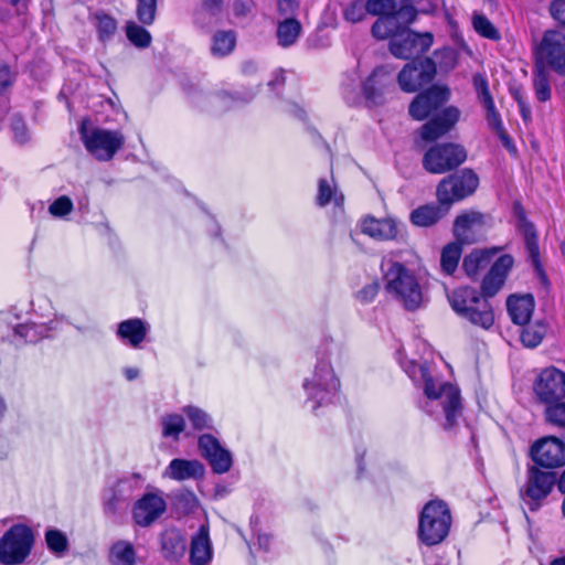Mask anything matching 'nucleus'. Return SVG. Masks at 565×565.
<instances>
[{"label": "nucleus", "mask_w": 565, "mask_h": 565, "mask_svg": "<svg viewBox=\"0 0 565 565\" xmlns=\"http://www.w3.org/2000/svg\"><path fill=\"white\" fill-rule=\"evenodd\" d=\"M513 264L511 255L499 257L482 280V296L470 287L455 289L448 295L451 308L472 324L489 329L494 322V315L486 298L493 297L502 288Z\"/></svg>", "instance_id": "f257e3e1"}, {"label": "nucleus", "mask_w": 565, "mask_h": 565, "mask_svg": "<svg viewBox=\"0 0 565 565\" xmlns=\"http://www.w3.org/2000/svg\"><path fill=\"white\" fill-rule=\"evenodd\" d=\"M418 371L424 382V393L428 399L425 412L431 415L437 414L439 409H431V407L440 406L445 416L444 428H452L462 411L459 390L450 383L434 379L426 365H418Z\"/></svg>", "instance_id": "f03ea898"}, {"label": "nucleus", "mask_w": 565, "mask_h": 565, "mask_svg": "<svg viewBox=\"0 0 565 565\" xmlns=\"http://www.w3.org/2000/svg\"><path fill=\"white\" fill-rule=\"evenodd\" d=\"M381 268L387 292L401 301L407 310L418 309L423 303V292L415 276L404 265L392 259L384 258Z\"/></svg>", "instance_id": "7ed1b4c3"}, {"label": "nucleus", "mask_w": 565, "mask_h": 565, "mask_svg": "<svg viewBox=\"0 0 565 565\" xmlns=\"http://www.w3.org/2000/svg\"><path fill=\"white\" fill-rule=\"evenodd\" d=\"M451 514L448 505L440 500L426 503L419 515L418 539L427 546L441 543L448 535Z\"/></svg>", "instance_id": "20e7f679"}, {"label": "nucleus", "mask_w": 565, "mask_h": 565, "mask_svg": "<svg viewBox=\"0 0 565 565\" xmlns=\"http://www.w3.org/2000/svg\"><path fill=\"white\" fill-rule=\"evenodd\" d=\"M81 139L86 150L99 161L114 158L125 143V136L118 130L87 128L85 122L79 127Z\"/></svg>", "instance_id": "39448f33"}, {"label": "nucleus", "mask_w": 565, "mask_h": 565, "mask_svg": "<svg viewBox=\"0 0 565 565\" xmlns=\"http://www.w3.org/2000/svg\"><path fill=\"white\" fill-rule=\"evenodd\" d=\"M33 545L32 531L25 525H13L0 540V562L18 565L25 561Z\"/></svg>", "instance_id": "423d86ee"}, {"label": "nucleus", "mask_w": 565, "mask_h": 565, "mask_svg": "<svg viewBox=\"0 0 565 565\" xmlns=\"http://www.w3.org/2000/svg\"><path fill=\"white\" fill-rule=\"evenodd\" d=\"M557 478L554 472L540 470L537 467L527 469L526 481L520 488V498L531 511L540 509L543 500L551 493Z\"/></svg>", "instance_id": "0eeeda50"}, {"label": "nucleus", "mask_w": 565, "mask_h": 565, "mask_svg": "<svg viewBox=\"0 0 565 565\" xmlns=\"http://www.w3.org/2000/svg\"><path fill=\"white\" fill-rule=\"evenodd\" d=\"M467 159L466 149L457 143H443L431 147L423 158L424 168L435 174L456 169Z\"/></svg>", "instance_id": "6e6552de"}, {"label": "nucleus", "mask_w": 565, "mask_h": 565, "mask_svg": "<svg viewBox=\"0 0 565 565\" xmlns=\"http://www.w3.org/2000/svg\"><path fill=\"white\" fill-rule=\"evenodd\" d=\"M303 387L309 397L316 399V404L312 406L316 409L319 405L332 402L339 391L340 382L335 377L331 365L321 361L317 364L311 380H307Z\"/></svg>", "instance_id": "1a4fd4ad"}, {"label": "nucleus", "mask_w": 565, "mask_h": 565, "mask_svg": "<svg viewBox=\"0 0 565 565\" xmlns=\"http://www.w3.org/2000/svg\"><path fill=\"white\" fill-rule=\"evenodd\" d=\"M477 174L469 169L443 179L437 186V199L441 205H451L472 194L478 186Z\"/></svg>", "instance_id": "9d476101"}, {"label": "nucleus", "mask_w": 565, "mask_h": 565, "mask_svg": "<svg viewBox=\"0 0 565 565\" xmlns=\"http://www.w3.org/2000/svg\"><path fill=\"white\" fill-rule=\"evenodd\" d=\"M533 391L540 403L546 407L565 398V373L556 367L544 369L533 384Z\"/></svg>", "instance_id": "9b49d317"}, {"label": "nucleus", "mask_w": 565, "mask_h": 565, "mask_svg": "<svg viewBox=\"0 0 565 565\" xmlns=\"http://www.w3.org/2000/svg\"><path fill=\"white\" fill-rule=\"evenodd\" d=\"M436 75V65L429 57L407 63L398 73L397 83L405 93H414L429 84Z\"/></svg>", "instance_id": "f8f14e48"}, {"label": "nucleus", "mask_w": 565, "mask_h": 565, "mask_svg": "<svg viewBox=\"0 0 565 565\" xmlns=\"http://www.w3.org/2000/svg\"><path fill=\"white\" fill-rule=\"evenodd\" d=\"M433 44L430 33H416L411 30H404L394 35L390 42L391 53L398 58H411L415 55L425 53Z\"/></svg>", "instance_id": "ddd939ff"}, {"label": "nucleus", "mask_w": 565, "mask_h": 565, "mask_svg": "<svg viewBox=\"0 0 565 565\" xmlns=\"http://www.w3.org/2000/svg\"><path fill=\"white\" fill-rule=\"evenodd\" d=\"M449 97L450 92L446 86L434 85L414 98L409 105V115L415 120H424L445 105L449 100Z\"/></svg>", "instance_id": "4468645a"}, {"label": "nucleus", "mask_w": 565, "mask_h": 565, "mask_svg": "<svg viewBox=\"0 0 565 565\" xmlns=\"http://www.w3.org/2000/svg\"><path fill=\"white\" fill-rule=\"evenodd\" d=\"M533 461L545 468H556L565 465V444L553 436L537 440L531 447Z\"/></svg>", "instance_id": "2eb2a0df"}, {"label": "nucleus", "mask_w": 565, "mask_h": 565, "mask_svg": "<svg viewBox=\"0 0 565 565\" xmlns=\"http://www.w3.org/2000/svg\"><path fill=\"white\" fill-rule=\"evenodd\" d=\"M539 54L557 73L565 75V34L558 30L544 33Z\"/></svg>", "instance_id": "dca6fc26"}, {"label": "nucleus", "mask_w": 565, "mask_h": 565, "mask_svg": "<svg viewBox=\"0 0 565 565\" xmlns=\"http://www.w3.org/2000/svg\"><path fill=\"white\" fill-rule=\"evenodd\" d=\"M486 215L471 211L458 215L454 223V233L460 244H473L483 235Z\"/></svg>", "instance_id": "f3484780"}, {"label": "nucleus", "mask_w": 565, "mask_h": 565, "mask_svg": "<svg viewBox=\"0 0 565 565\" xmlns=\"http://www.w3.org/2000/svg\"><path fill=\"white\" fill-rule=\"evenodd\" d=\"M167 504L162 497L156 493L143 494L132 508V519L142 527L150 526L166 511Z\"/></svg>", "instance_id": "a211bd4d"}, {"label": "nucleus", "mask_w": 565, "mask_h": 565, "mask_svg": "<svg viewBox=\"0 0 565 565\" xmlns=\"http://www.w3.org/2000/svg\"><path fill=\"white\" fill-rule=\"evenodd\" d=\"M393 68L388 66L376 67L362 85V92L366 100L373 105L384 103L385 94L392 86Z\"/></svg>", "instance_id": "6ab92c4d"}, {"label": "nucleus", "mask_w": 565, "mask_h": 565, "mask_svg": "<svg viewBox=\"0 0 565 565\" xmlns=\"http://www.w3.org/2000/svg\"><path fill=\"white\" fill-rule=\"evenodd\" d=\"M460 111L455 106L445 108L441 113L429 119L420 128V136L426 141H435L449 132L458 122Z\"/></svg>", "instance_id": "aec40b11"}, {"label": "nucleus", "mask_w": 565, "mask_h": 565, "mask_svg": "<svg viewBox=\"0 0 565 565\" xmlns=\"http://www.w3.org/2000/svg\"><path fill=\"white\" fill-rule=\"evenodd\" d=\"M514 214L518 218L516 227L522 233L524 238L525 249L527 252L529 259L534 266L536 273L545 279V275L540 262V249L537 244V235L532 223L525 217V212L521 204H514Z\"/></svg>", "instance_id": "412c9836"}, {"label": "nucleus", "mask_w": 565, "mask_h": 565, "mask_svg": "<svg viewBox=\"0 0 565 565\" xmlns=\"http://www.w3.org/2000/svg\"><path fill=\"white\" fill-rule=\"evenodd\" d=\"M363 234L376 241H393L398 238L399 230L393 218L365 217L361 223Z\"/></svg>", "instance_id": "4be33fe9"}, {"label": "nucleus", "mask_w": 565, "mask_h": 565, "mask_svg": "<svg viewBox=\"0 0 565 565\" xmlns=\"http://www.w3.org/2000/svg\"><path fill=\"white\" fill-rule=\"evenodd\" d=\"M509 316L513 323L525 326L530 322L535 308V300L532 295L510 296L507 301Z\"/></svg>", "instance_id": "5701e85b"}, {"label": "nucleus", "mask_w": 565, "mask_h": 565, "mask_svg": "<svg viewBox=\"0 0 565 565\" xmlns=\"http://www.w3.org/2000/svg\"><path fill=\"white\" fill-rule=\"evenodd\" d=\"M213 556L212 544L206 525L200 526L196 534L191 539L190 562L193 565L207 564Z\"/></svg>", "instance_id": "b1692460"}, {"label": "nucleus", "mask_w": 565, "mask_h": 565, "mask_svg": "<svg viewBox=\"0 0 565 565\" xmlns=\"http://www.w3.org/2000/svg\"><path fill=\"white\" fill-rule=\"evenodd\" d=\"M163 557L170 562L179 561L185 552V539L177 529H167L160 535Z\"/></svg>", "instance_id": "393cba45"}, {"label": "nucleus", "mask_w": 565, "mask_h": 565, "mask_svg": "<svg viewBox=\"0 0 565 565\" xmlns=\"http://www.w3.org/2000/svg\"><path fill=\"white\" fill-rule=\"evenodd\" d=\"M166 475L174 480L198 478L204 475V466L198 460L173 459Z\"/></svg>", "instance_id": "a878e982"}, {"label": "nucleus", "mask_w": 565, "mask_h": 565, "mask_svg": "<svg viewBox=\"0 0 565 565\" xmlns=\"http://www.w3.org/2000/svg\"><path fill=\"white\" fill-rule=\"evenodd\" d=\"M448 210L449 205H422L411 213V221L416 226H433L448 213Z\"/></svg>", "instance_id": "bb28decb"}, {"label": "nucleus", "mask_w": 565, "mask_h": 565, "mask_svg": "<svg viewBox=\"0 0 565 565\" xmlns=\"http://www.w3.org/2000/svg\"><path fill=\"white\" fill-rule=\"evenodd\" d=\"M148 333V324L141 319H128L119 323L117 334L131 347L138 348Z\"/></svg>", "instance_id": "cd10ccee"}, {"label": "nucleus", "mask_w": 565, "mask_h": 565, "mask_svg": "<svg viewBox=\"0 0 565 565\" xmlns=\"http://www.w3.org/2000/svg\"><path fill=\"white\" fill-rule=\"evenodd\" d=\"M223 8L224 0H201L200 8L194 12V23L202 29L212 26Z\"/></svg>", "instance_id": "c85d7f7f"}, {"label": "nucleus", "mask_w": 565, "mask_h": 565, "mask_svg": "<svg viewBox=\"0 0 565 565\" xmlns=\"http://www.w3.org/2000/svg\"><path fill=\"white\" fill-rule=\"evenodd\" d=\"M522 327L523 329L520 333L521 342L524 347L530 349L536 348L548 330V326L544 320H536L533 323L527 322Z\"/></svg>", "instance_id": "c756f323"}, {"label": "nucleus", "mask_w": 565, "mask_h": 565, "mask_svg": "<svg viewBox=\"0 0 565 565\" xmlns=\"http://www.w3.org/2000/svg\"><path fill=\"white\" fill-rule=\"evenodd\" d=\"M137 555L134 545L128 541H117L109 551L111 565H136Z\"/></svg>", "instance_id": "7c9ffc66"}, {"label": "nucleus", "mask_w": 565, "mask_h": 565, "mask_svg": "<svg viewBox=\"0 0 565 565\" xmlns=\"http://www.w3.org/2000/svg\"><path fill=\"white\" fill-rule=\"evenodd\" d=\"M236 45V34L234 31H217L212 36L211 52L216 57H224L233 52Z\"/></svg>", "instance_id": "2f4dec72"}, {"label": "nucleus", "mask_w": 565, "mask_h": 565, "mask_svg": "<svg viewBox=\"0 0 565 565\" xmlns=\"http://www.w3.org/2000/svg\"><path fill=\"white\" fill-rule=\"evenodd\" d=\"M317 204L326 206L330 203L341 205L343 203V194L338 192L334 180L320 179L318 182Z\"/></svg>", "instance_id": "473e14b6"}, {"label": "nucleus", "mask_w": 565, "mask_h": 565, "mask_svg": "<svg viewBox=\"0 0 565 565\" xmlns=\"http://www.w3.org/2000/svg\"><path fill=\"white\" fill-rule=\"evenodd\" d=\"M301 24L294 18H287L277 26V39L279 45L288 47L292 45L301 33Z\"/></svg>", "instance_id": "72a5a7b5"}, {"label": "nucleus", "mask_w": 565, "mask_h": 565, "mask_svg": "<svg viewBox=\"0 0 565 565\" xmlns=\"http://www.w3.org/2000/svg\"><path fill=\"white\" fill-rule=\"evenodd\" d=\"M93 20L97 30L98 39L102 42L109 41L118 28L116 19L99 10L94 13Z\"/></svg>", "instance_id": "f704fd0d"}, {"label": "nucleus", "mask_w": 565, "mask_h": 565, "mask_svg": "<svg viewBox=\"0 0 565 565\" xmlns=\"http://www.w3.org/2000/svg\"><path fill=\"white\" fill-rule=\"evenodd\" d=\"M497 250H476L465 257L462 268L470 277L478 275L479 270L484 268L489 263L490 254Z\"/></svg>", "instance_id": "c9c22d12"}, {"label": "nucleus", "mask_w": 565, "mask_h": 565, "mask_svg": "<svg viewBox=\"0 0 565 565\" xmlns=\"http://www.w3.org/2000/svg\"><path fill=\"white\" fill-rule=\"evenodd\" d=\"M461 244L458 243H450L446 245L441 252V258H440V265L441 269L448 274L451 275L457 266L458 262L461 256Z\"/></svg>", "instance_id": "e433bc0d"}, {"label": "nucleus", "mask_w": 565, "mask_h": 565, "mask_svg": "<svg viewBox=\"0 0 565 565\" xmlns=\"http://www.w3.org/2000/svg\"><path fill=\"white\" fill-rule=\"evenodd\" d=\"M126 36L127 39L139 49H146L151 43V34L141 25L134 21L126 23Z\"/></svg>", "instance_id": "4c0bfd02"}, {"label": "nucleus", "mask_w": 565, "mask_h": 565, "mask_svg": "<svg viewBox=\"0 0 565 565\" xmlns=\"http://www.w3.org/2000/svg\"><path fill=\"white\" fill-rule=\"evenodd\" d=\"M535 97L539 102H547L551 98L548 74L543 67H537L533 76Z\"/></svg>", "instance_id": "58836bf2"}, {"label": "nucleus", "mask_w": 565, "mask_h": 565, "mask_svg": "<svg viewBox=\"0 0 565 565\" xmlns=\"http://www.w3.org/2000/svg\"><path fill=\"white\" fill-rule=\"evenodd\" d=\"M122 483L124 481H119L104 500V510L108 515H115L120 507L129 500V497L122 494Z\"/></svg>", "instance_id": "ea45409f"}, {"label": "nucleus", "mask_w": 565, "mask_h": 565, "mask_svg": "<svg viewBox=\"0 0 565 565\" xmlns=\"http://www.w3.org/2000/svg\"><path fill=\"white\" fill-rule=\"evenodd\" d=\"M397 28L395 15L380 17L372 25V35L379 40L393 36Z\"/></svg>", "instance_id": "a19ab883"}, {"label": "nucleus", "mask_w": 565, "mask_h": 565, "mask_svg": "<svg viewBox=\"0 0 565 565\" xmlns=\"http://www.w3.org/2000/svg\"><path fill=\"white\" fill-rule=\"evenodd\" d=\"M183 413L194 429L203 430L212 427V419L203 409L195 406H186L183 408Z\"/></svg>", "instance_id": "79ce46f5"}, {"label": "nucleus", "mask_w": 565, "mask_h": 565, "mask_svg": "<svg viewBox=\"0 0 565 565\" xmlns=\"http://www.w3.org/2000/svg\"><path fill=\"white\" fill-rule=\"evenodd\" d=\"M162 435L164 437L178 438L184 430L185 422L181 415L169 414L161 419Z\"/></svg>", "instance_id": "37998d69"}, {"label": "nucleus", "mask_w": 565, "mask_h": 565, "mask_svg": "<svg viewBox=\"0 0 565 565\" xmlns=\"http://www.w3.org/2000/svg\"><path fill=\"white\" fill-rule=\"evenodd\" d=\"M369 13L367 1L353 0L349 2L343 9V17L348 22L358 23L364 20Z\"/></svg>", "instance_id": "c03bdc74"}, {"label": "nucleus", "mask_w": 565, "mask_h": 565, "mask_svg": "<svg viewBox=\"0 0 565 565\" xmlns=\"http://www.w3.org/2000/svg\"><path fill=\"white\" fill-rule=\"evenodd\" d=\"M369 6V14L379 17L396 15L397 1L396 0H366Z\"/></svg>", "instance_id": "a18cd8bd"}, {"label": "nucleus", "mask_w": 565, "mask_h": 565, "mask_svg": "<svg viewBox=\"0 0 565 565\" xmlns=\"http://www.w3.org/2000/svg\"><path fill=\"white\" fill-rule=\"evenodd\" d=\"M136 14L145 25H151L157 14V0H138Z\"/></svg>", "instance_id": "49530a36"}, {"label": "nucleus", "mask_w": 565, "mask_h": 565, "mask_svg": "<svg viewBox=\"0 0 565 565\" xmlns=\"http://www.w3.org/2000/svg\"><path fill=\"white\" fill-rule=\"evenodd\" d=\"M472 24L477 33L480 35L490 39L498 40L500 39V34L494 25L490 22L488 18L483 14H475L472 18Z\"/></svg>", "instance_id": "de8ad7c7"}, {"label": "nucleus", "mask_w": 565, "mask_h": 565, "mask_svg": "<svg viewBox=\"0 0 565 565\" xmlns=\"http://www.w3.org/2000/svg\"><path fill=\"white\" fill-rule=\"evenodd\" d=\"M544 417L548 424L565 429V402L561 401L546 407Z\"/></svg>", "instance_id": "09e8293b"}, {"label": "nucleus", "mask_w": 565, "mask_h": 565, "mask_svg": "<svg viewBox=\"0 0 565 565\" xmlns=\"http://www.w3.org/2000/svg\"><path fill=\"white\" fill-rule=\"evenodd\" d=\"M45 541L49 548L57 555L63 554L68 546L66 536L58 530L46 531Z\"/></svg>", "instance_id": "8fccbe9b"}, {"label": "nucleus", "mask_w": 565, "mask_h": 565, "mask_svg": "<svg viewBox=\"0 0 565 565\" xmlns=\"http://www.w3.org/2000/svg\"><path fill=\"white\" fill-rule=\"evenodd\" d=\"M232 462L233 460L231 452L222 447L220 451H217L216 455L211 458L209 463L211 465L214 472L221 475L230 471Z\"/></svg>", "instance_id": "3c124183"}, {"label": "nucleus", "mask_w": 565, "mask_h": 565, "mask_svg": "<svg viewBox=\"0 0 565 565\" xmlns=\"http://www.w3.org/2000/svg\"><path fill=\"white\" fill-rule=\"evenodd\" d=\"M199 448L202 456L210 462L211 458L220 451L222 446L214 436L205 434L199 438Z\"/></svg>", "instance_id": "603ef678"}, {"label": "nucleus", "mask_w": 565, "mask_h": 565, "mask_svg": "<svg viewBox=\"0 0 565 565\" xmlns=\"http://www.w3.org/2000/svg\"><path fill=\"white\" fill-rule=\"evenodd\" d=\"M487 109V121L489 126L502 138L505 139L507 135L501 121L500 115L495 109L493 99H490V104H482Z\"/></svg>", "instance_id": "864d4df0"}, {"label": "nucleus", "mask_w": 565, "mask_h": 565, "mask_svg": "<svg viewBox=\"0 0 565 565\" xmlns=\"http://www.w3.org/2000/svg\"><path fill=\"white\" fill-rule=\"evenodd\" d=\"M510 93H511L512 97L514 98V100L519 105V110H520V114H521L523 120L525 122H530L532 119V113H531V108L526 102V98L524 96V93L520 88H511Z\"/></svg>", "instance_id": "5fc2aeb1"}, {"label": "nucleus", "mask_w": 565, "mask_h": 565, "mask_svg": "<svg viewBox=\"0 0 565 565\" xmlns=\"http://www.w3.org/2000/svg\"><path fill=\"white\" fill-rule=\"evenodd\" d=\"M73 209V203L70 198L61 196L56 199L49 207V211L54 216H64Z\"/></svg>", "instance_id": "6e6d98bb"}, {"label": "nucleus", "mask_w": 565, "mask_h": 565, "mask_svg": "<svg viewBox=\"0 0 565 565\" xmlns=\"http://www.w3.org/2000/svg\"><path fill=\"white\" fill-rule=\"evenodd\" d=\"M473 84L478 92V98L481 104H490V99H492V96L488 88V83L486 78L479 74L475 75L473 77Z\"/></svg>", "instance_id": "4d7b16f0"}, {"label": "nucleus", "mask_w": 565, "mask_h": 565, "mask_svg": "<svg viewBox=\"0 0 565 565\" xmlns=\"http://www.w3.org/2000/svg\"><path fill=\"white\" fill-rule=\"evenodd\" d=\"M15 75L6 64H0V95L10 88L14 82Z\"/></svg>", "instance_id": "13d9d810"}, {"label": "nucleus", "mask_w": 565, "mask_h": 565, "mask_svg": "<svg viewBox=\"0 0 565 565\" xmlns=\"http://www.w3.org/2000/svg\"><path fill=\"white\" fill-rule=\"evenodd\" d=\"M380 286L377 281H373L364 286L356 295V298L364 303L373 301L379 292Z\"/></svg>", "instance_id": "bf43d9fd"}, {"label": "nucleus", "mask_w": 565, "mask_h": 565, "mask_svg": "<svg viewBox=\"0 0 565 565\" xmlns=\"http://www.w3.org/2000/svg\"><path fill=\"white\" fill-rule=\"evenodd\" d=\"M550 12L556 21L565 25V0H553Z\"/></svg>", "instance_id": "052dcab7"}, {"label": "nucleus", "mask_w": 565, "mask_h": 565, "mask_svg": "<svg viewBox=\"0 0 565 565\" xmlns=\"http://www.w3.org/2000/svg\"><path fill=\"white\" fill-rule=\"evenodd\" d=\"M12 129L14 131V138L18 142L23 143L26 141V127L21 119H13Z\"/></svg>", "instance_id": "680f3d73"}, {"label": "nucleus", "mask_w": 565, "mask_h": 565, "mask_svg": "<svg viewBox=\"0 0 565 565\" xmlns=\"http://www.w3.org/2000/svg\"><path fill=\"white\" fill-rule=\"evenodd\" d=\"M277 8L280 14L287 15L295 12L297 8L296 0H278Z\"/></svg>", "instance_id": "e2e57ef3"}, {"label": "nucleus", "mask_w": 565, "mask_h": 565, "mask_svg": "<svg viewBox=\"0 0 565 565\" xmlns=\"http://www.w3.org/2000/svg\"><path fill=\"white\" fill-rule=\"evenodd\" d=\"M252 8V2L249 0H236L234 4V13L237 17L246 15Z\"/></svg>", "instance_id": "0e129e2a"}, {"label": "nucleus", "mask_w": 565, "mask_h": 565, "mask_svg": "<svg viewBox=\"0 0 565 565\" xmlns=\"http://www.w3.org/2000/svg\"><path fill=\"white\" fill-rule=\"evenodd\" d=\"M33 331V326L31 324H21L15 329V332L25 338L26 341H35L34 337L31 335V332Z\"/></svg>", "instance_id": "69168bd1"}, {"label": "nucleus", "mask_w": 565, "mask_h": 565, "mask_svg": "<svg viewBox=\"0 0 565 565\" xmlns=\"http://www.w3.org/2000/svg\"><path fill=\"white\" fill-rule=\"evenodd\" d=\"M396 1H397V12L398 13L412 9L413 0H396Z\"/></svg>", "instance_id": "338daca9"}, {"label": "nucleus", "mask_w": 565, "mask_h": 565, "mask_svg": "<svg viewBox=\"0 0 565 565\" xmlns=\"http://www.w3.org/2000/svg\"><path fill=\"white\" fill-rule=\"evenodd\" d=\"M355 88H356V84H355V79L353 78L351 81V84L348 85L345 88H344V95H345V98L348 99H352V94L355 92Z\"/></svg>", "instance_id": "774afa93"}]
</instances>
